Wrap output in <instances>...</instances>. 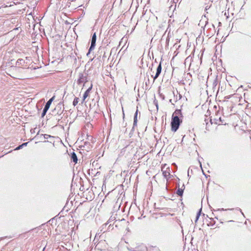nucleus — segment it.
Listing matches in <instances>:
<instances>
[{
    "label": "nucleus",
    "mask_w": 251,
    "mask_h": 251,
    "mask_svg": "<svg viewBox=\"0 0 251 251\" xmlns=\"http://www.w3.org/2000/svg\"><path fill=\"white\" fill-rule=\"evenodd\" d=\"M53 224H54L55 225H56V221L54 218H52L51 219H50L49 221H48V224H50V225H51L52 226V228L53 227Z\"/></svg>",
    "instance_id": "12"
},
{
    "label": "nucleus",
    "mask_w": 251,
    "mask_h": 251,
    "mask_svg": "<svg viewBox=\"0 0 251 251\" xmlns=\"http://www.w3.org/2000/svg\"><path fill=\"white\" fill-rule=\"evenodd\" d=\"M88 75L85 73H79L78 77L76 81L77 84L80 85L83 83V86L88 82L87 80Z\"/></svg>",
    "instance_id": "2"
},
{
    "label": "nucleus",
    "mask_w": 251,
    "mask_h": 251,
    "mask_svg": "<svg viewBox=\"0 0 251 251\" xmlns=\"http://www.w3.org/2000/svg\"><path fill=\"white\" fill-rule=\"evenodd\" d=\"M170 101L171 102H172V100H170Z\"/></svg>",
    "instance_id": "34"
},
{
    "label": "nucleus",
    "mask_w": 251,
    "mask_h": 251,
    "mask_svg": "<svg viewBox=\"0 0 251 251\" xmlns=\"http://www.w3.org/2000/svg\"><path fill=\"white\" fill-rule=\"evenodd\" d=\"M153 103L154 104V105H155L156 107V109L157 110H158V102H157V101L155 99L153 101Z\"/></svg>",
    "instance_id": "21"
},
{
    "label": "nucleus",
    "mask_w": 251,
    "mask_h": 251,
    "mask_svg": "<svg viewBox=\"0 0 251 251\" xmlns=\"http://www.w3.org/2000/svg\"><path fill=\"white\" fill-rule=\"evenodd\" d=\"M45 249H46V247H44V248L43 249V251H45Z\"/></svg>",
    "instance_id": "32"
},
{
    "label": "nucleus",
    "mask_w": 251,
    "mask_h": 251,
    "mask_svg": "<svg viewBox=\"0 0 251 251\" xmlns=\"http://www.w3.org/2000/svg\"><path fill=\"white\" fill-rule=\"evenodd\" d=\"M109 223V222L108 221L107 223L103 224L100 228V230L101 232H105L107 230H106L105 228L107 225Z\"/></svg>",
    "instance_id": "13"
},
{
    "label": "nucleus",
    "mask_w": 251,
    "mask_h": 251,
    "mask_svg": "<svg viewBox=\"0 0 251 251\" xmlns=\"http://www.w3.org/2000/svg\"><path fill=\"white\" fill-rule=\"evenodd\" d=\"M184 185L183 184L182 186V188H178L177 189V190L176 191V194L179 196H182V195H183V191H184Z\"/></svg>",
    "instance_id": "10"
},
{
    "label": "nucleus",
    "mask_w": 251,
    "mask_h": 251,
    "mask_svg": "<svg viewBox=\"0 0 251 251\" xmlns=\"http://www.w3.org/2000/svg\"><path fill=\"white\" fill-rule=\"evenodd\" d=\"M93 87L92 83H91L90 87L87 89V90L85 92L83 96V101H84L86 98L88 96L91 90Z\"/></svg>",
    "instance_id": "7"
},
{
    "label": "nucleus",
    "mask_w": 251,
    "mask_h": 251,
    "mask_svg": "<svg viewBox=\"0 0 251 251\" xmlns=\"http://www.w3.org/2000/svg\"><path fill=\"white\" fill-rule=\"evenodd\" d=\"M163 175L168 180L167 177L170 175V174L169 171H165L163 172Z\"/></svg>",
    "instance_id": "14"
},
{
    "label": "nucleus",
    "mask_w": 251,
    "mask_h": 251,
    "mask_svg": "<svg viewBox=\"0 0 251 251\" xmlns=\"http://www.w3.org/2000/svg\"><path fill=\"white\" fill-rule=\"evenodd\" d=\"M49 62H50V60H48V65H49Z\"/></svg>",
    "instance_id": "31"
},
{
    "label": "nucleus",
    "mask_w": 251,
    "mask_h": 251,
    "mask_svg": "<svg viewBox=\"0 0 251 251\" xmlns=\"http://www.w3.org/2000/svg\"><path fill=\"white\" fill-rule=\"evenodd\" d=\"M70 156L71 160L73 162H74L75 164L77 163V157L76 153L74 151L71 153Z\"/></svg>",
    "instance_id": "8"
},
{
    "label": "nucleus",
    "mask_w": 251,
    "mask_h": 251,
    "mask_svg": "<svg viewBox=\"0 0 251 251\" xmlns=\"http://www.w3.org/2000/svg\"><path fill=\"white\" fill-rule=\"evenodd\" d=\"M210 220H213V218H210Z\"/></svg>",
    "instance_id": "33"
},
{
    "label": "nucleus",
    "mask_w": 251,
    "mask_h": 251,
    "mask_svg": "<svg viewBox=\"0 0 251 251\" xmlns=\"http://www.w3.org/2000/svg\"><path fill=\"white\" fill-rule=\"evenodd\" d=\"M53 138H54V137H52L50 135H48V139H50V141L48 140V142H50V143L52 144L53 146H54V142L53 143H52V140Z\"/></svg>",
    "instance_id": "20"
},
{
    "label": "nucleus",
    "mask_w": 251,
    "mask_h": 251,
    "mask_svg": "<svg viewBox=\"0 0 251 251\" xmlns=\"http://www.w3.org/2000/svg\"><path fill=\"white\" fill-rule=\"evenodd\" d=\"M217 210V211H225V210H226V209H225L224 208H221V209L219 208Z\"/></svg>",
    "instance_id": "25"
},
{
    "label": "nucleus",
    "mask_w": 251,
    "mask_h": 251,
    "mask_svg": "<svg viewBox=\"0 0 251 251\" xmlns=\"http://www.w3.org/2000/svg\"><path fill=\"white\" fill-rule=\"evenodd\" d=\"M205 122L206 123V124L207 125L208 124V123H207V120L206 119L205 120Z\"/></svg>",
    "instance_id": "28"
},
{
    "label": "nucleus",
    "mask_w": 251,
    "mask_h": 251,
    "mask_svg": "<svg viewBox=\"0 0 251 251\" xmlns=\"http://www.w3.org/2000/svg\"><path fill=\"white\" fill-rule=\"evenodd\" d=\"M201 209H200L199 211L198 212L197 214V216H196V220H195V222H197V221L199 220V217L201 214Z\"/></svg>",
    "instance_id": "17"
},
{
    "label": "nucleus",
    "mask_w": 251,
    "mask_h": 251,
    "mask_svg": "<svg viewBox=\"0 0 251 251\" xmlns=\"http://www.w3.org/2000/svg\"><path fill=\"white\" fill-rule=\"evenodd\" d=\"M47 111V103H46L45 105V106H44V109L43 111V113L42 114V117H44L46 115Z\"/></svg>",
    "instance_id": "15"
},
{
    "label": "nucleus",
    "mask_w": 251,
    "mask_h": 251,
    "mask_svg": "<svg viewBox=\"0 0 251 251\" xmlns=\"http://www.w3.org/2000/svg\"><path fill=\"white\" fill-rule=\"evenodd\" d=\"M150 82V80H149V77L148 78V80H147V81H146L145 82V84H146V86H148V83Z\"/></svg>",
    "instance_id": "24"
},
{
    "label": "nucleus",
    "mask_w": 251,
    "mask_h": 251,
    "mask_svg": "<svg viewBox=\"0 0 251 251\" xmlns=\"http://www.w3.org/2000/svg\"><path fill=\"white\" fill-rule=\"evenodd\" d=\"M97 39V36L96 33H94L92 37L91 46L89 48L88 53H87V55H88L90 54V52L93 50L96 46V42Z\"/></svg>",
    "instance_id": "4"
},
{
    "label": "nucleus",
    "mask_w": 251,
    "mask_h": 251,
    "mask_svg": "<svg viewBox=\"0 0 251 251\" xmlns=\"http://www.w3.org/2000/svg\"><path fill=\"white\" fill-rule=\"evenodd\" d=\"M210 122L211 124L213 123H214L216 125H226V123L224 122V120H222V118L221 117H216L214 118L213 119H210Z\"/></svg>",
    "instance_id": "5"
},
{
    "label": "nucleus",
    "mask_w": 251,
    "mask_h": 251,
    "mask_svg": "<svg viewBox=\"0 0 251 251\" xmlns=\"http://www.w3.org/2000/svg\"><path fill=\"white\" fill-rule=\"evenodd\" d=\"M27 144V143H25L22 144L21 145L19 146L18 147H17L15 149V150H19L22 149L24 146H26Z\"/></svg>",
    "instance_id": "19"
},
{
    "label": "nucleus",
    "mask_w": 251,
    "mask_h": 251,
    "mask_svg": "<svg viewBox=\"0 0 251 251\" xmlns=\"http://www.w3.org/2000/svg\"><path fill=\"white\" fill-rule=\"evenodd\" d=\"M189 171L188 172V175L189 176Z\"/></svg>",
    "instance_id": "35"
},
{
    "label": "nucleus",
    "mask_w": 251,
    "mask_h": 251,
    "mask_svg": "<svg viewBox=\"0 0 251 251\" xmlns=\"http://www.w3.org/2000/svg\"><path fill=\"white\" fill-rule=\"evenodd\" d=\"M46 134H45L44 135V138H45V136H46Z\"/></svg>",
    "instance_id": "29"
},
{
    "label": "nucleus",
    "mask_w": 251,
    "mask_h": 251,
    "mask_svg": "<svg viewBox=\"0 0 251 251\" xmlns=\"http://www.w3.org/2000/svg\"><path fill=\"white\" fill-rule=\"evenodd\" d=\"M138 113V110L137 109L134 114V120H133L132 129H133L134 128V127L137 126Z\"/></svg>",
    "instance_id": "9"
},
{
    "label": "nucleus",
    "mask_w": 251,
    "mask_h": 251,
    "mask_svg": "<svg viewBox=\"0 0 251 251\" xmlns=\"http://www.w3.org/2000/svg\"><path fill=\"white\" fill-rule=\"evenodd\" d=\"M150 89V88H149V86H146V88H145V89H146V90H148V89Z\"/></svg>",
    "instance_id": "27"
},
{
    "label": "nucleus",
    "mask_w": 251,
    "mask_h": 251,
    "mask_svg": "<svg viewBox=\"0 0 251 251\" xmlns=\"http://www.w3.org/2000/svg\"><path fill=\"white\" fill-rule=\"evenodd\" d=\"M210 6L207 5L205 7V11H207L208 9H209Z\"/></svg>",
    "instance_id": "23"
},
{
    "label": "nucleus",
    "mask_w": 251,
    "mask_h": 251,
    "mask_svg": "<svg viewBox=\"0 0 251 251\" xmlns=\"http://www.w3.org/2000/svg\"><path fill=\"white\" fill-rule=\"evenodd\" d=\"M78 100H79V99L76 97H75L74 99V101L73 102V104L74 106H76L77 104V103L78 102Z\"/></svg>",
    "instance_id": "18"
},
{
    "label": "nucleus",
    "mask_w": 251,
    "mask_h": 251,
    "mask_svg": "<svg viewBox=\"0 0 251 251\" xmlns=\"http://www.w3.org/2000/svg\"><path fill=\"white\" fill-rule=\"evenodd\" d=\"M88 145L89 146H90V143H89V142H85V146H88Z\"/></svg>",
    "instance_id": "26"
},
{
    "label": "nucleus",
    "mask_w": 251,
    "mask_h": 251,
    "mask_svg": "<svg viewBox=\"0 0 251 251\" xmlns=\"http://www.w3.org/2000/svg\"><path fill=\"white\" fill-rule=\"evenodd\" d=\"M240 211H241V212L242 213V214H243V213L241 211V209H240Z\"/></svg>",
    "instance_id": "30"
},
{
    "label": "nucleus",
    "mask_w": 251,
    "mask_h": 251,
    "mask_svg": "<svg viewBox=\"0 0 251 251\" xmlns=\"http://www.w3.org/2000/svg\"><path fill=\"white\" fill-rule=\"evenodd\" d=\"M54 98H55V96H53L49 100H48V109H49L51 102L54 100Z\"/></svg>",
    "instance_id": "16"
},
{
    "label": "nucleus",
    "mask_w": 251,
    "mask_h": 251,
    "mask_svg": "<svg viewBox=\"0 0 251 251\" xmlns=\"http://www.w3.org/2000/svg\"><path fill=\"white\" fill-rule=\"evenodd\" d=\"M146 251H160L159 249L156 246H150L147 248Z\"/></svg>",
    "instance_id": "11"
},
{
    "label": "nucleus",
    "mask_w": 251,
    "mask_h": 251,
    "mask_svg": "<svg viewBox=\"0 0 251 251\" xmlns=\"http://www.w3.org/2000/svg\"><path fill=\"white\" fill-rule=\"evenodd\" d=\"M162 71L161 62H160L159 64L157 67L156 72L155 76L153 77L154 80H155L160 75Z\"/></svg>",
    "instance_id": "6"
},
{
    "label": "nucleus",
    "mask_w": 251,
    "mask_h": 251,
    "mask_svg": "<svg viewBox=\"0 0 251 251\" xmlns=\"http://www.w3.org/2000/svg\"><path fill=\"white\" fill-rule=\"evenodd\" d=\"M180 115H182V113L181 110L179 109H176L173 114L171 123L172 131L176 132L178 129L180 123L182 122L179 118V116Z\"/></svg>",
    "instance_id": "1"
},
{
    "label": "nucleus",
    "mask_w": 251,
    "mask_h": 251,
    "mask_svg": "<svg viewBox=\"0 0 251 251\" xmlns=\"http://www.w3.org/2000/svg\"><path fill=\"white\" fill-rule=\"evenodd\" d=\"M127 250L129 251H146L147 247L145 244L141 243L138 244L135 248H127Z\"/></svg>",
    "instance_id": "3"
},
{
    "label": "nucleus",
    "mask_w": 251,
    "mask_h": 251,
    "mask_svg": "<svg viewBox=\"0 0 251 251\" xmlns=\"http://www.w3.org/2000/svg\"><path fill=\"white\" fill-rule=\"evenodd\" d=\"M215 224V221H214L213 222H210L208 224V226H213Z\"/></svg>",
    "instance_id": "22"
}]
</instances>
